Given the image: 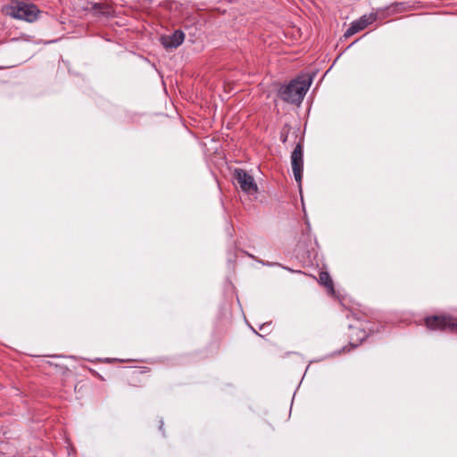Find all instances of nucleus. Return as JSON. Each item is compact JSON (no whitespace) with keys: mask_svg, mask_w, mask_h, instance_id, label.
<instances>
[{"mask_svg":"<svg viewBox=\"0 0 457 457\" xmlns=\"http://www.w3.org/2000/svg\"><path fill=\"white\" fill-rule=\"evenodd\" d=\"M312 81V77H298L287 85L282 86L278 91V96L284 102L298 106L308 91Z\"/></svg>","mask_w":457,"mask_h":457,"instance_id":"obj_1","label":"nucleus"},{"mask_svg":"<svg viewBox=\"0 0 457 457\" xmlns=\"http://www.w3.org/2000/svg\"><path fill=\"white\" fill-rule=\"evenodd\" d=\"M6 14L27 22H34L40 13L37 6L29 1H15L5 9Z\"/></svg>","mask_w":457,"mask_h":457,"instance_id":"obj_2","label":"nucleus"},{"mask_svg":"<svg viewBox=\"0 0 457 457\" xmlns=\"http://www.w3.org/2000/svg\"><path fill=\"white\" fill-rule=\"evenodd\" d=\"M425 325L430 330L457 333V318L451 315H434L425 319Z\"/></svg>","mask_w":457,"mask_h":457,"instance_id":"obj_3","label":"nucleus"},{"mask_svg":"<svg viewBox=\"0 0 457 457\" xmlns=\"http://www.w3.org/2000/svg\"><path fill=\"white\" fill-rule=\"evenodd\" d=\"M234 179L242 191L253 195L257 193L258 187L253 178L242 169H237L234 172Z\"/></svg>","mask_w":457,"mask_h":457,"instance_id":"obj_4","label":"nucleus"},{"mask_svg":"<svg viewBox=\"0 0 457 457\" xmlns=\"http://www.w3.org/2000/svg\"><path fill=\"white\" fill-rule=\"evenodd\" d=\"M291 164L295 179L300 185L303 168V150L301 144H297L292 152Z\"/></svg>","mask_w":457,"mask_h":457,"instance_id":"obj_5","label":"nucleus"},{"mask_svg":"<svg viewBox=\"0 0 457 457\" xmlns=\"http://www.w3.org/2000/svg\"><path fill=\"white\" fill-rule=\"evenodd\" d=\"M377 19V14L370 13L361 16L359 20L352 22L351 26L345 33V37H351L355 33L364 29L368 25L373 23Z\"/></svg>","mask_w":457,"mask_h":457,"instance_id":"obj_6","label":"nucleus"},{"mask_svg":"<svg viewBox=\"0 0 457 457\" xmlns=\"http://www.w3.org/2000/svg\"><path fill=\"white\" fill-rule=\"evenodd\" d=\"M185 39V34L183 31L178 29L175 30L171 35L162 36L161 43L166 49H173L179 46Z\"/></svg>","mask_w":457,"mask_h":457,"instance_id":"obj_7","label":"nucleus"},{"mask_svg":"<svg viewBox=\"0 0 457 457\" xmlns=\"http://www.w3.org/2000/svg\"><path fill=\"white\" fill-rule=\"evenodd\" d=\"M319 282L324 286L329 292L334 293L333 280L327 271H321L319 274Z\"/></svg>","mask_w":457,"mask_h":457,"instance_id":"obj_8","label":"nucleus"},{"mask_svg":"<svg viewBox=\"0 0 457 457\" xmlns=\"http://www.w3.org/2000/svg\"><path fill=\"white\" fill-rule=\"evenodd\" d=\"M382 328H383V326L381 325L379 328H371L369 329L371 333H377V332H379Z\"/></svg>","mask_w":457,"mask_h":457,"instance_id":"obj_9","label":"nucleus"}]
</instances>
